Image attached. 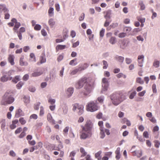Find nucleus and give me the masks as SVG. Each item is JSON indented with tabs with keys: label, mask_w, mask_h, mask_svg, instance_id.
<instances>
[{
	"label": "nucleus",
	"mask_w": 160,
	"mask_h": 160,
	"mask_svg": "<svg viewBox=\"0 0 160 160\" xmlns=\"http://www.w3.org/2000/svg\"><path fill=\"white\" fill-rule=\"evenodd\" d=\"M127 34L124 32L120 33L118 35V37L120 38H123L125 37Z\"/></svg>",
	"instance_id": "nucleus-58"
},
{
	"label": "nucleus",
	"mask_w": 160,
	"mask_h": 160,
	"mask_svg": "<svg viewBox=\"0 0 160 160\" xmlns=\"http://www.w3.org/2000/svg\"><path fill=\"white\" fill-rule=\"evenodd\" d=\"M104 99L103 96H101L98 98V100L100 102H103Z\"/></svg>",
	"instance_id": "nucleus-59"
},
{
	"label": "nucleus",
	"mask_w": 160,
	"mask_h": 160,
	"mask_svg": "<svg viewBox=\"0 0 160 160\" xmlns=\"http://www.w3.org/2000/svg\"><path fill=\"white\" fill-rule=\"evenodd\" d=\"M40 105V102H38L34 105V108L36 110H38Z\"/></svg>",
	"instance_id": "nucleus-50"
},
{
	"label": "nucleus",
	"mask_w": 160,
	"mask_h": 160,
	"mask_svg": "<svg viewBox=\"0 0 160 160\" xmlns=\"http://www.w3.org/2000/svg\"><path fill=\"white\" fill-rule=\"evenodd\" d=\"M48 23L51 28H53L55 24V22L53 19L51 18L48 21Z\"/></svg>",
	"instance_id": "nucleus-20"
},
{
	"label": "nucleus",
	"mask_w": 160,
	"mask_h": 160,
	"mask_svg": "<svg viewBox=\"0 0 160 160\" xmlns=\"http://www.w3.org/2000/svg\"><path fill=\"white\" fill-rule=\"evenodd\" d=\"M20 76H16L14 78H12V82L15 83H16L20 80Z\"/></svg>",
	"instance_id": "nucleus-28"
},
{
	"label": "nucleus",
	"mask_w": 160,
	"mask_h": 160,
	"mask_svg": "<svg viewBox=\"0 0 160 160\" xmlns=\"http://www.w3.org/2000/svg\"><path fill=\"white\" fill-rule=\"evenodd\" d=\"M61 108L64 114L67 113L68 111V108L66 104L62 103L61 105Z\"/></svg>",
	"instance_id": "nucleus-12"
},
{
	"label": "nucleus",
	"mask_w": 160,
	"mask_h": 160,
	"mask_svg": "<svg viewBox=\"0 0 160 160\" xmlns=\"http://www.w3.org/2000/svg\"><path fill=\"white\" fill-rule=\"evenodd\" d=\"M102 152L101 151H99L95 154V157L97 158L98 160H101V154L102 153Z\"/></svg>",
	"instance_id": "nucleus-32"
},
{
	"label": "nucleus",
	"mask_w": 160,
	"mask_h": 160,
	"mask_svg": "<svg viewBox=\"0 0 160 160\" xmlns=\"http://www.w3.org/2000/svg\"><path fill=\"white\" fill-rule=\"evenodd\" d=\"M14 101V98L12 97L11 93L6 92L3 97L1 104L3 105L10 104Z\"/></svg>",
	"instance_id": "nucleus-3"
},
{
	"label": "nucleus",
	"mask_w": 160,
	"mask_h": 160,
	"mask_svg": "<svg viewBox=\"0 0 160 160\" xmlns=\"http://www.w3.org/2000/svg\"><path fill=\"white\" fill-rule=\"evenodd\" d=\"M153 66L156 68L158 67L159 66V62L158 61H154L153 63Z\"/></svg>",
	"instance_id": "nucleus-56"
},
{
	"label": "nucleus",
	"mask_w": 160,
	"mask_h": 160,
	"mask_svg": "<svg viewBox=\"0 0 160 160\" xmlns=\"http://www.w3.org/2000/svg\"><path fill=\"white\" fill-rule=\"evenodd\" d=\"M92 135L91 131H90L87 130H82L81 132V134L80 135V137L81 139H85L88 138H90Z\"/></svg>",
	"instance_id": "nucleus-6"
},
{
	"label": "nucleus",
	"mask_w": 160,
	"mask_h": 160,
	"mask_svg": "<svg viewBox=\"0 0 160 160\" xmlns=\"http://www.w3.org/2000/svg\"><path fill=\"white\" fill-rule=\"evenodd\" d=\"M111 11L108 10L106 12V14L104 16V18L106 19H110L111 18Z\"/></svg>",
	"instance_id": "nucleus-30"
},
{
	"label": "nucleus",
	"mask_w": 160,
	"mask_h": 160,
	"mask_svg": "<svg viewBox=\"0 0 160 160\" xmlns=\"http://www.w3.org/2000/svg\"><path fill=\"white\" fill-rule=\"evenodd\" d=\"M93 126V124L92 122L90 120L88 121L85 126H82V129L83 130H87L90 131H91L92 129Z\"/></svg>",
	"instance_id": "nucleus-8"
},
{
	"label": "nucleus",
	"mask_w": 160,
	"mask_h": 160,
	"mask_svg": "<svg viewBox=\"0 0 160 160\" xmlns=\"http://www.w3.org/2000/svg\"><path fill=\"white\" fill-rule=\"evenodd\" d=\"M24 82L22 81H20L16 85V87L18 89H20L22 86L23 85Z\"/></svg>",
	"instance_id": "nucleus-40"
},
{
	"label": "nucleus",
	"mask_w": 160,
	"mask_h": 160,
	"mask_svg": "<svg viewBox=\"0 0 160 160\" xmlns=\"http://www.w3.org/2000/svg\"><path fill=\"white\" fill-rule=\"evenodd\" d=\"M12 22H14L15 23L14 27L13 28V30H17V29L15 28L18 29V28L21 25L20 23L19 22H17V20L15 18H13L11 20Z\"/></svg>",
	"instance_id": "nucleus-13"
},
{
	"label": "nucleus",
	"mask_w": 160,
	"mask_h": 160,
	"mask_svg": "<svg viewBox=\"0 0 160 160\" xmlns=\"http://www.w3.org/2000/svg\"><path fill=\"white\" fill-rule=\"evenodd\" d=\"M40 60L41 64L44 63L46 62V56L44 53H43L42 54L40 57Z\"/></svg>",
	"instance_id": "nucleus-18"
},
{
	"label": "nucleus",
	"mask_w": 160,
	"mask_h": 160,
	"mask_svg": "<svg viewBox=\"0 0 160 160\" xmlns=\"http://www.w3.org/2000/svg\"><path fill=\"white\" fill-rule=\"evenodd\" d=\"M13 72V71L12 70L5 72V74H3L2 76L0 78L1 81L2 82H5L8 80H11L12 79V77H11V76L12 75Z\"/></svg>",
	"instance_id": "nucleus-5"
},
{
	"label": "nucleus",
	"mask_w": 160,
	"mask_h": 160,
	"mask_svg": "<svg viewBox=\"0 0 160 160\" xmlns=\"http://www.w3.org/2000/svg\"><path fill=\"white\" fill-rule=\"evenodd\" d=\"M83 108L84 106L82 105H80L79 107H78V109H77V111L78 115H81L83 113Z\"/></svg>",
	"instance_id": "nucleus-15"
},
{
	"label": "nucleus",
	"mask_w": 160,
	"mask_h": 160,
	"mask_svg": "<svg viewBox=\"0 0 160 160\" xmlns=\"http://www.w3.org/2000/svg\"><path fill=\"white\" fill-rule=\"evenodd\" d=\"M56 102V100L54 99H52L50 98L48 100V102L50 103L51 105H55V103Z\"/></svg>",
	"instance_id": "nucleus-55"
},
{
	"label": "nucleus",
	"mask_w": 160,
	"mask_h": 160,
	"mask_svg": "<svg viewBox=\"0 0 160 160\" xmlns=\"http://www.w3.org/2000/svg\"><path fill=\"white\" fill-rule=\"evenodd\" d=\"M87 110L90 112H94L98 110L99 107L97 101H91L89 102L86 106Z\"/></svg>",
	"instance_id": "nucleus-4"
},
{
	"label": "nucleus",
	"mask_w": 160,
	"mask_h": 160,
	"mask_svg": "<svg viewBox=\"0 0 160 160\" xmlns=\"http://www.w3.org/2000/svg\"><path fill=\"white\" fill-rule=\"evenodd\" d=\"M109 42L112 44H114L116 42V38L115 37H112L109 40Z\"/></svg>",
	"instance_id": "nucleus-45"
},
{
	"label": "nucleus",
	"mask_w": 160,
	"mask_h": 160,
	"mask_svg": "<svg viewBox=\"0 0 160 160\" xmlns=\"http://www.w3.org/2000/svg\"><path fill=\"white\" fill-rule=\"evenodd\" d=\"M24 59V57L22 56L20 59L19 63L20 65L21 66H27L28 65V63L27 62H24L23 60Z\"/></svg>",
	"instance_id": "nucleus-24"
},
{
	"label": "nucleus",
	"mask_w": 160,
	"mask_h": 160,
	"mask_svg": "<svg viewBox=\"0 0 160 160\" xmlns=\"http://www.w3.org/2000/svg\"><path fill=\"white\" fill-rule=\"evenodd\" d=\"M52 148L53 150H58L60 151V149L62 148H63V146L62 143H61L59 144L58 147H57V148H59V149H57V148H55V145H53L52 147Z\"/></svg>",
	"instance_id": "nucleus-36"
},
{
	"label": "nucleus",
	"mask_w": 160,
	"mask_h": 160,
	"mask_svg": "<svg viewBox=\"0 0 160 160\" xmlns=\"http://www.w3.org/2000/svg\"><path fill=\"white\" fill-rule=\"evenodd\" d=\"M42 73L41 72L35 71L32 74V76L33 77H36L40 76Z\"/></svg>",
	"instance_id": "nucleus-34"
},
{
	"label": "nucleus",
	"mask_w": 160,
	"mask_h": 160,
	"mask_svg": "<svg viewBox=\"0 0 160 160\" xmlns=\"http://www.w3.org/2000/svg\"><path fill=\"white\" fill-rule=\"evenodd\" d=\"M44 113V109L42 106L40 107V111L39 115L40 116H43Z\"/></svg>",
	"instance_id": "nucleus-42"
},
{
	"label": "nucleus",
	"mask_w": 160,
	"mask_h": 160,
	"mask_svg": "<svg viewBox=\"0 0 160 160\" xmlns=\"http://www.w3.org/2000/svg\"><path fill=\"white\" fill-rule=\"evenodd\" d=\"M129 43V42L126 43L125 40L121 41L120 45V48L122 49H124L128 46Z\"/></svg>",
	"instance_id": "nucleus-16"
},
{
	"label": "nucleus",
	"mask_w": 160,
	"mask_h": 160,
	"mask_svg": "<svg viewBox=\"0 0 160 160\" xmlns=\"http://www.w3.org/2000/svg\"><path fill=\"white\" fill-rule=\"evenodd\" d=\"M76 58H75L71 60L69 62V65L72 66H75L77 64V63L76 62Z\"/></svg>",
	"instance_id": "nucleus-39"
},
{
	"label": "nucleus",
	"mask_w": 160,
	"mask_h": 160,
	"mask_svg": "<svg viewBox=\"0 0 160 160\" xmlns=\"http://www.w3.org/2000/svg\"><path fill=\"white\" fill-rule=\"evenodd\" d=\"M0 11H3L5 12H8V10L6 8L5 5L2 4H0Z\"/></svg>",
	"instance_id": "nucleus-25"
},
{
	"label": "nucleus",
	"mask_w": 160,
	"mask_h": 160,
	"mask_svg": "<svg viewBox=\"0 0 160 160\" xmlns=\"http://www.w3.org/2000/svg\"><path fill=\"white\" fill-rule=\"evenodd\" d=\"M132 28L130 27H125L123 29V31H124L126 34L128 33L129 32L131 31Z\"/></svg>",
	"instance_id": "nucleus-33"
},
{
	"label": "nucleus",
	"mask_w": 160,
	"mask_h": 160,
	"mask_svg": "<svg viewBox=\"0 0 160 160\" xmlns=\"http://www.w3.org/2000/svg\"><path fill=\"white\" fill-rule=\"evenodd\" d=\"M89 66V64L87 63H84L82 66L79 67L80 68V70L82 71L87 68Z\"/></svg>",
	"instance_id": "nucleus-37"
},
{
	"label": "nucleus",
	"mask_w": 160,
	"mask_h": 160,
	"mask_svg": "<svg viewBox=\"0 0 160 160\" xmlns=\"http://www.w3.org/2000/svg\"><path fill=\"white\" fill-rule=\"evenodd\" d=\"M80 151L82 153V157L85 156L87 154V152H85L84 149L83 148H81L80 149Z\"/></svg>",
	"instance_id": "nucleus-46"
},
{
	"label": "nucleus",
	"mask_w": 160,
	"mask_h": 160,
	"mask_svg": "<svg viewBox=\"0 0 160 160\" xmlns=\"http://www.w3.org/2000/svg\"><path fill=\"white\" fill-rule=\"evenodd\" d=\"M100 138L101 139H103L105 136L104 132V128L103 127H100Z\"/></svg>",
	"instance_id": "nucleus-17"
},
{
	"label": "nucleus",
	"mask_w": 160,
	"mask_h": 160,
	"mask_svg": "<svg viewBox=\"0 0 160 160\" xmlns=\"http://www.w3.org/2000/svg\"><path fill=\"white\" fill-rule=\"evenodd\" d=\"M115 59L118 62H120L121 63H122L124 59V57L122 56H116L115 57Z\"/></svg>",
	"instance_id": "nucleus-26"
},
{
	"label": "nucleus",
	"mask_w": 160,
	"mask_h": 160,
	"mask_svg": "<svg viewBox=\"0 0 160 160\" xmlns=\"http://www.w3.org/2000/svg\"><path fill=\"white\" fill-rule=\"evenodd\" d=\"M24 113L22 110L20 109H18L16 111L15 117L18 118L20 116H24Z\"/></svg>",
	"instance_id": "nucleus-14"
},
{
	"label": "nucleus",
	"mask_w": 160,
	"mask_h": 160,
	"mask_svg": "<svg viewBox=\"0 0 160 160\" xmlns=\"http://www.w3.org/2000/svg\"><path fill=\"white\" fill-rule=\"evenodd\" d=\"M84 84H85L84 88V90L82 92L85 96H89L94 88V82H88L87 78L82 77L76 82L75 87L76 89H80L83 87Z\"/></svg>",
	"instance_id": "nucleus-1"
},
{
	"label": "nucleus",
	"mask_w": 160,
	"mask_h": 160,
	"mask_svg": "<svg viewBox=\"0 0 160 160\" xmlns=\"http://www.w3.org/2000/svg\"><path fill=\"white\" fill-rule=\"evenodd\" d=\"M154 142L155 143V147L157 148H158L159 147L160 145V142L158 140H155L154 141Z\"/></svg>",
	"instance_id": "nucleus-47"
},
{
	"label": "nucleus",
	"mask_w": 160,
	"mask_h": 160,
	"mask_svg": "<svg viewBox=\"0 0 160 160\" xmlns=\"http://www.w3.org/2000/svg\"><path fill=\"white\" fill-rule=\"evenodd\" d=\"M142 29L141 28H135L128 34V35L132 36H135L138 34V32L141 31Z\"/></svg>",
	"instance_id": "nucleus-11"
},
{
	"label": "nucleus",
	"mask_w": 160,
	"mask_h": 160,
	"mask_svg": "<svg viewBox=\"0 0 160 160\" xmlns=\"http://www.w3.org/2000/svg\"><path fill=\"white\" fill-rule=\"evenodd\" d=\"M74 91V88L72 87H69L65 90V95L67 98H69L71 97Z\"/></svg>",
	"instance_id": "nucleus-9"
},
{
	"label": "nucleus",
	"mask_w": 160,
	"mask_h": 160,
	"mask_svg": "<svg viewBox=\"0 0 160 160\" xmlns=\"http://www.w3.org/2000/svg\"><path fill=\"white\" fill-rule=\"evenodd\" d=\"M109 86V83L108 80L105 78L102 79V90L101 91L102 93L106 91Z\"/></svg>",
	"instance_id": "nucleus-7"
},
{
	"label": "nucleus",
	"mask_w": 160,
	"mask_h": 160,
	"mask_svg": "<svg viewBox=\"0 0 160 160\" xmlns=\"http://www.w3.org/2000/svg\"><path fill=\"white\" fill-rule=\"evenodd\" d=\"M110 98L112 104L115 106H117L122 102L124 98L122 94L113 93L110 95Z\"/></svg>",
	"instance_id": "nucleus-2"
},
{
	"label": "nucleus",
	"mask_w": 160,
	"mask_h": 160,
	"mask_svg": "<svg viewBox=\"0 0 160 160\" xmlns=\"http://www.w3.org/2000/svg\"><path fill=\"white\" fill-rule=\"evenodd\" d=\"M41 28V26L39 24H36L34 27V29L35 30L39 31L40 30Z\"/></svg>",
	"instance_id": "nucleus-51"
},
{
	"label": "nucleus",
	"mask_w": 160,
	"mask_h": 160,
	"mask_svg": "<svg viewBox=\"0 0 160 160\" xmlns=\"http://www.w3.org/2000/svg\"><path fill=\"white\" fill-rule=\"evenodd\" d=\"M137 19L141 23H143L145 21V18L140 17H138Z\"/></svg>",
	"instance_id": "nucleus-49"
},
{
	"label": "nucleus",
	"mask_w": 160,
	"mask_h": 160,
	"mask_svg": "<svg viewBox=\"0 0 160 160\" xmlns=\"http://www.w3.org/2000/svg\"><path fill=\"white\" fill-rule=\"evenodd\" d=\"M1 128L2 130H4L6 126L5 120H3L1 122Z\"/></svg>",
	"instance_id": "nucleus-48"
},
{
	"label": "nucleus",
	"mask_w": 160,
	"mask_h": 160,
	"mask_svg": "<svg viewBox=\"0 0 160 160\" xmlns=\"http://www.w3.org/2000/svg\"><path fill=\"white\" fill-rule=\"evenodd\" d=\"M81 71L80 70V68H78L73 70H71L70 72V74L71 75H73L76 74L78 72Z\"/></svg>",
	"instance_id": "nucleus-23"
},
{
	"label": "nucleus",
	"mask_w": 160,
	"mask_h": 160,
	"mask_svg": "<svg viewBox=\"0 0 160 160\" xmlns=\"http://www.w3.org/2000/svg\"><path fill=\"white\" fill-rule=\"evenodd\" d=\"M105 30L103 28L101 30L100 32V36L101 37H103L104 36Z\"/></svg>",
	"instance_id": "nucleus-60"
},
{
	"label": "nucleus",
	"mask_w": 160,
	"mask_h": 160,
	"mask_svg": "<svg viewBox=\"0 0 160 160\" xmlns=\"http://www.w3.org/2000/svg\"><path fill=\"white\" fill-rule=\"evenodd\" d=\"M85 14L84 13H82L80 16L79 17V21H83L84 18Z\"/></svg>",
	"instance_id": "nucleus-64"
},
{
	"label": "nucleus",
	"mask_w": 160,
	"mask_h": 160,
	"mask_svg": "<svg viewBox=\"0 0 160 160\" xmlns=\"http://www.w3.org/2000/svg\"><path fill=\"white\" fill-rule=\"evenodd\" d=\"M152 89L153 92L154 93H156L157 92V90L156 89V86L155 84H153L152 85Z\"/></svg>",
	"instance_id": "nucleus-62"
},
{
	"label": "nucleus",
	"mask_w": 160,
	"mask_h": 160,
	"mask_svg": "<svg viewBox=\"0 0 160 160\" xmlns=\"http://www.w3.org/2000/svg\"><path fill=\"white\" fill-rule=\"evenodd\" d=\"M66 47V46L65 45H58L56 47V49L57 51H58L59 50H63Z\"/></svg>",
	"instance_id": "nucleus-35"
},
{
	"label": "nucleus",
	"mask_w": 160,
	"mask_h": 160,
	"mask_svg": "<svg viewBox=\"0 0 160 160\" xmlns=\"http://www.w3.org/2000/svg\"><path fill=\"white\" fill-rule=\"evenodd\" d=\"M138 4L140 6V9L141 10H144L145 9L146 7L142 0H139L138 2Z\"/></svg>",
	"instance_id": "nucleus-19"
},
{
	"label": "nucleus",
	"mask_w": 160,
	"mask_h": 160,
	"mask_svg": "<svg viewBox=\"0 0 160 160\" xmlns=\"http://www.w3.org/2000/svg\"><path fill=\"white\" fill-rule=\"evenodd\" d=\"M134 153V156H136L138 158H140L142 155V152L141 150L139 151H133Z\"/></svg>",
	"instance_id": "nucleus-29"
},
{
	"label": "nucleus",
	"mask_w": 160,
	"mask_h": 160,
	"mask_svg": "<svg viewBox=\"0 0 160 160\" xmlns=\"http://www.w3.org/2000/svg\"><path fill=\"white\" fill-rule=\"evenodd\" d=\"M69 128L68 126L66 127L63 129V134L64 136H67L68 134V132Z\"/></svg>",
	"instance_id": "nucleus-41"
},
{
	"label": "nucleus",
	"mask_w": 160,
	"mask_h": 160,
	"mask_svg": "<svg viewBox=\"0 0 160 160\" xmlns=\"http://www.w3.org/2000/svg\"><path fill=\"white\" fill-rule=\"evenodd\" d=\"M38 118V116L36 114H32L30 117V119H36Z\"/></svg>",
	"instance_id": "nucleus-63"
},
{
	"label": "nucleus",
	"mask_w": 160,
	"mask_h": 160,
	"mask_svg": "<svg viewBox=\"0 0 160 160\" xmlns=\"http://www.w3.org/2000/svg\"><path fill=\"white\" fill-rule=\"evenodd\" d=\"M136 81L138 83H139L141 84H143L144 83V81L140 77L137 78L136 79Z\"/></svg>",
	"instance_id": "nucleus-43"
},
{
	"label": "nucleus",
	"mask_w": 160,
	"mask_h": 160,
	"mask_svg": "<svg viewBox=\"0 0 160 160\" xmlns=\"http://www.w3.org/2000/svg\"><path fill=\"white\" fill-rule=\"evenodd\" d=\"M144 56L143 55H139L138 57V65L140 67L143 66Z\"/></svg>",
	"instance_id": "nucleus-10"
},
{
	"label": "nucleus",
	"mask_w": 160,
	"mask_h": 160,
	"mask_svg": "<svg viewBox=\"0 0 160 160\" xmlns=\"http://www.w3.org/2000/svg\"><path fill=\"white\" fill-rule=\"evenodd\" d=\"M14 56L13 55H10L9 56L8 60L9 62L12 65H13L14 64Z\"/></svg>",
	"instance_id": "nucleus-21"
},
{
	"label": "nucleus",
	"mask_w": 160,
	"mask_h": 160,
	"mask_svg": "<svg viewBox=\"0 0 160 160\" xmlns=\"http://www.w3.org/2000/svg\"><path fill=\"white\" fill-rule=\"evenodd\" d=\"M102 62L103 63V65L104 66L103 67V69L107 68L108 66V64L107 62L105 60H103L102 61Z\"/></svg>",
	"instance_id": "nucleus-57"
},
{
	"label": "nucleus",
	"mask_w": 160,
	"mask_h": 160,
	"mask_svg": "<svg viewBox=\"0 0 160 160\" xmlns=\"http://www.w3.org/2000/svg\"><path fill=\"white\" fill-rule=\"evenodd\" d=\"M48 13L49 17H52L54 16V8H53L50 7L48 10Z\"/></svg>",
	"instance_id": "nucleus-31"
},
{
	"label": "nucleus",
	"mask_w": 160,
	"mask_h": 160,
	"mask_svg": "<svg viewBox=\"0 0 160 160\" xmlns=\"http://www.w3.org/2000/svg\"><path fill=\"white\" fill-rule=\"evenodd\" d=\"M19 121L22 125H24L26 122V121L23 118H20L19 119Z\"/></svg>",
	"instance_id": "nucleus-54"
},
{
	"label": "nucleus",
	"mask_w": 160,
	"mask_h": 160,
	"mask_svg": "<svg viewBox=\"0 0 160 160\" xmlns=\"http://www.w3.org/2000/svg\"><path fill=\"white\" fill-rule=\"evenodd\" d=\"M24 102L27 104L29 103L30 101V98L28 96H24L23 98Z\"/></svg>",
	"instance_id": "nucleus-38"
},
{
	"label": "nucleus",
	"mask_w": 160,
	"mask_h": 160,
	"mask_svg": "<svg viewBox=\"0 0 160 160\" xmlns=\"http://www.w3.org/2000/svg\"><path fill=\"white\" fill-rule=\"evenodd\" d=\"M47 120L50 122H52L53 124L55 123V121L52 119L51 114L48 113L47 115Z\"/></svg>",
	"instance_id": "nucleus-27"
},
{
	"label": "nucleus",
	"mask_w": 160,
	"mask_h": 160,
	"mask_svg": "<svg viewBox=\"0 0 160 160\" xmlns=\"http://www.w3.org/2000/svg\"><path fill=\"white\" fill-rule=\"evenodd\" d=\"M137 92L136 91H134L132 92L129 96V98L130 99H132L134 98V96L136 95Z\"/></svg>",
	"instance_id": "nucleus-53"
},
{
	"label": "nucleus",
	"mask_w": 160,
	"mask_h": 160,
	"mask_svg": "<svg viewBox=\"0 0 160 160\" xmlns=\"http://www.w3.org/2000/svg\"><path fill=\"white\" fill-rule=\"evenodd\" d=\"M28 90L31 92H34L36 91V88L33 86H30L28 88Z\"/></svg>",
	"instance_id": "nucleus-61"
},
{
	"label": "nucleus",
	"mask_w": 160,
	"mask_h": 160,
	"mask_svg": "<svg viewBox=\"0 0 160 160\" xmlns=\"http://www.w3.org/2000/svg\"><path fill=\"white\" fill-rule=\"evenodd\" d=\"M132 60L131 58H125V62L127 64H129L132 62Z\"/></svg>",
	"instance_id": "nucleus-52"
},
{
	"label": "nucleus",
	"mask_w": 160,
	"mask_h": 160,
	"mask_svg": "<svg viewBox=\"0 0 160 160\" xmlns=\"http://www.w3.org/2000/svg\"><path fill=\"white\" fill-rule=\"evenodd\" d=\"M80 105H79L77 103H75V104H74L72 105L73 106V108H72V110L73 111H75L76 110L77 111V109H78V107H79V106Z\"/></svg>",
	"instance_id": "nucleus-44"
},
{
	"label": "nucleus",
	"mask_w": 160,
	"mask_h": 160,
	"mask_svg": "<svg viewBox=\"0 0 160 160\" xmlns=\"http://www.w3.org/2000/svg\"><path fill=\"white\" fill-rule=\"evenodd\" d=\"M18 122V119H16L12 121V124L10 125V128L11 129H14L16 127V124Z\"/></svg>",
	"instance_id": "nucleus-22"
}]
</instances>
